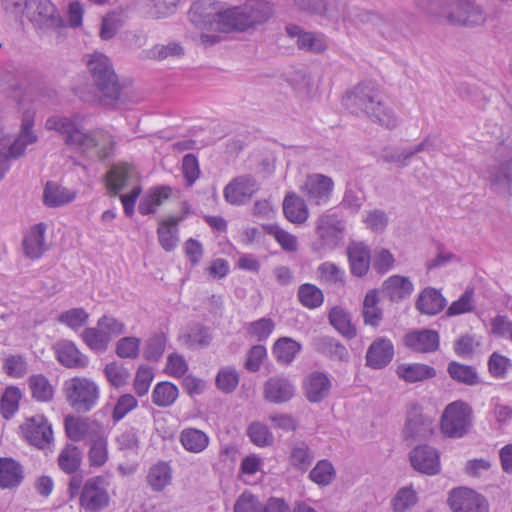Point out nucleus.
Listing matches in <instances>:
<instances>
[{"label":"nucleus","mask_w":512,"mask_h":512,"mask_svg":"<svg viewBox=\"0 0 512 512\" xmlns=\"http://www.w3.org/2000/svg\"><path fill=\"white\" fill-rule=\"evenodd\" d=\"M45 127L57 132L68 147L77 151L98 159L108 158L113 153L114 140L109 133L100 129L85 131L76 118L52 116L46 120Z\"/></svg>","instance_id":"obj_1"},{"label":"nucleus","mask_w":512,"mask_h":512,"mask_svg":"<svg viewBox=\"0 0 512 512\" xmlns=\"http://www.w3.org/2000/svg\"><path fill=\"white\" fill-rule=\"evenodd\" d=\"M344 106L357 116H366L387 129L397 126L393 110L382 100L377 88L371 83H359L343 97Z\"/></svg>","instance_id":"obj_2"},{"label":"nucleus","mask_w":512,"mask_h":512,"mask_svg":"<svg viewBox=\"0 0 512 512\" xmlns=\"http://www.w3.org/2000/svg\"><path fill=\"white\" fill-rule=\"evenodd\" d=\"M273 4L265 0H248L239 6L229 7L216 14V21L224 32L255 29L273 15Z\"/></svg>","instance_id":"obj_3"},{"label":"nucleus","mask_w":512,"mask_h":512,"mask_svg":"<svg viewBox=\"0 0 512 512\" xmlns=\"http://www.w3.org/2000/svg\"><path fill=\"white\" fill-rule=\"evenodd\" d=\"M87 67L94 85L102 96L111 101L117 100L121 86L108 57L102 53H94L90 56Z\"/></svg>","instance_id":"obj_4"},{"label":"nucleus","mask_w":512,"mask_h":512,"mask_svg":"<svg viewBox=\"0 0 512 512\" xmlns=\"http://www.w3.org/2000/svg\"><path fill=\"white\" fill-rule=\"evenodd\" d=\"M63 392L71 408L79 413L91 411L100 397L98 385L86 377H73L65 381Z\"/></svg>","instance_id":"obj_5"},{"label":"nucleus","mask_w":512,"mask_h":512,"mask_svg":"<svg viewBox=\"0 0 512 512\" xmlns=\"http://www.w3.org/2000/svg\"><path fill=\"white\" fill-rule=\"evenodd\" d=\"M490 188L497 194L512 195V144L502 145L497 149V157L486 170Z\"/></svg>","instance_id":"obj_6"},{"label":"nucleus","mask_w":512,"mask_h":512,"mask_svg":"<svg viewBox=\"0 0 512 512\" xmlns=\"http://www.w3.org/2000/svg\"><path fill=\"white\" fill-rule=\"evenodd\" d=\"M472 425V409L464 401L457 400L446 406L440 427L444 435L461 438L468 433Z\"/></svg>","instance_id":"obj_7"},{"label":"nucleus","mask_w":512,"mask_h":512,"mask_svg":"<svg viewBox=\"0 0 512 512\" xmlns=\"http://www.w3.org/2000/svg\"><path fill=\"white\" fill-rule=\"evenodd\" d=\"M344 231V222L338 214L331 211L322 214L316 221L315 232L319 242L314 244V249L336 248L343 239Z\"/></svg>","instance_id":"obj_8"},{"label":"nucleus","mask_w":512,"mask_h":512,"mask_svg":"<svg viewBox=\"0 0 512 512\" xmlns=\"http://www.w3.org/2000/svg\"><path fill=\"white\" fill-rule=\"evenodd\" d=\"M24 14L42 31L63 26V19L50 0H26Z\"/></svg>","instance_id":"obj_9"},{"label":"nucleus","mask_w":512,"mask_h":512,"mask_svg":"<svg viewBox=\"0 0 512 512\" xmlns=\"http://www.w3.org/2000/svg\"><path fill=\"white\" fill-rule=\"evenodd\" d=\"M486 13L471 0H451L447 22L455 26L474 27L484 24Z\"/></svg>","instance_id":"obj_10"},{"label":"nucleus","mask_w":512,"mask_h":512,"mask_svg":"<svg viewBox=\"0 0 512 512\" xmlns=\"http://www.w3.org/2000/svg\"><path fill=\"white\" fill-rule=\"evenodd\" d=\"M109 494L105 487V480L100 477L88 479L80 493V506L88 512H99L109 505Z\"/></svg>","instance_id":"obj_11"},{"label":"nucleus","mask_w":512,"mask_h":512,"mask_svg":"<svg viewBox=\"0 0 512 512\" xmlns=\"http://www.w3.org/2000/svg\"><path fill=\"white\" fill-rule=\"evenodd\" d=\"M413 19V15L404 11L379 14L375 28L384 39L398 41L406 35L409 30V22Z\"/></svg>","instance_id":"obj_12"},{"label":"nucleus","mask_w":512,"mask_h":512,"mask_svg":"<svg viewBox=\"0 0 512 512\" xmlns=\"http://www.w3.org/2000/svg\"><path fill=\"white\" fill-rule=\"evenodd\" d=\"M33 124L34 114L26 111L23 113L20 133L16 138L12 139L9 134L0 131V138L4 139L3 142H7V149L13 159L21 157L27 146L37 141L38 137L33 131Z\"/></svg>","instance_id":"obj_13"},{"label":"nucleus","mask_w":512,"mask_h":512,"mask_svg":"<svg viewBox=\"0 0 512 512\" xmlns=\"http://www.w3.org/2000/svg\"><path fill=\"white\" fill-rule=\"evenodd\" d=\"M448 503L453 512H489L486 498L466 487L453 489L450 492Z\"/></svg>","instance_id":"obj_14"},{"label":"nucleus","mask_w":512,"mask_h":512,"mask_svg":"<svg viewBox=\"0 0 512 512\" xmlns=\"http://www.w3.org/2000/svg\"><path fill=\"white\" fill-rule=\"evenodd\" d=\"M433 434V419L422 413L420 406L412 405L407 412L403 430L406 441L415 442L429 438Z\"/></svg>","instance_id":"obj_15"},{"label":"nucleus","mask_w":512,"mask_h":512,"mask_svg":"<svg viewBox=\"0 0 512 512\" xmlns=\"http://www.w3.org/2000/svg\"><path fill=\"white\" fill-rule=\"evenodd\" d=\"M259 190V184L250 175L234 178L224 188L225 200L232 205H242Z\"/></svg>","instance_id":"obj_16"},{"label":"nucleus","mask_w":512,"mask_h":512,"mask_svg":"<svg viewBox=\"0 0 512 512\" xmlns=\"http://www.w3.org/2000/svg\"><path fill=\"white\" fill-rule=\"evenodd\" d=\"M334 187L333 180L323 174L308 175L301 187L308 200L317 205L326 203Z\"/></svg>","instance_id":"obj_17"},{"label":"nucleus","mask_w":512,"mask_h":512,"mask_svg":"<svg viewBox=\"0 0 512 512\" xmlns=\"http://www.w3.org/2000/svg\"><path fill=\"white\" fill-rule=\"evenodd\" d=\"M412 467L427 475L440 472V458L438 451L429 445L415 447L409 455Z\"/></svg>","instance_id":"obj_18"},{"label":"nucleus","mask_w":512,"mask_h":512,"mask_svg":"<svg viewBox=\"0 0 512 512\" xmlns=\"http://www.w3.org/2000/svg\"><path fill=\"white\" fill-rule=\"evenodd\" d=\"M295 393V387L292 382L285 377L275 376L269 378L263 389L264 398L274 404H281L292 399Z\"/></svg>","instance_id":"obj_19"},{"label":"nucleus","mask_w":512,"mask_h":512,"mask_svg":"<svg viewBox=\"0 0 512 512\" xmlns=\"http://www.w3.org/2000/svg\"><path fill=\"white\" fill-rule=\"evenodd\" d=\"M23 430L26 439L38 448L46 447L53 439L52 428L42 416L28 419Z\"/></svg>","instance_id":"obj_20"},{"label":"nucleus","mask_w":512,"mask_h":512,"mask_svg":"<svg viewBox=\"0 0 512 512\" xmlns=\"http://www.w3.org/2000/svg\"><path fill=\"white\" fill-rule=\"evenodd\" d=\"M394 348L390 340L377 338L366 352V365L372 369H382L393 359Z\"/></svg>","instance_id":"obj_21"},{"label":"nucleus","mask_w":512,"mask_h":512,"mask_svg":"<svg viewBox=\"0 0 512 512\" xmlns=\"http://www.w3.org/2000/svg\"><path fill=\"white\" fill-rule=\"evenodd\" d=\"M347 257L353 276L363 277L368 273L372 260L370 249L365 244L351 243L347 248Z\"/></svg>","instance_id":"obj_22"},{"label":"nucleus","mask_w":512,"mask_h":512,"mask_svg":"<svg viewBox=\"0 0 512 512\" xmlns=\"http://www.w3.org/2000/svg\"><path fill=\"white\" fill-rule=\"evenodd\" d=\"M404 341L415 352L431 353L439 347V334L434 330L423 329L408 333Z\"/></svg>","instance_id":"obj_23"},{"label":"nucleus","mask_w":512,"mask_h":512,"mask_svg":"<svg viewBox=\"0 0 512 512\" xmlns=\"http://www.w3.org/2000/svg\"><path fill=\"white\" fill-rule=\"evenodd\" d=\"M46 225L38 223L30 228L24 236L22 247L24 255L29 259H38L46 250L45 245Z\"/></svg>","instance_id":"obj_24"},{"label":"nucleus","mask_w":512,"mask_h":512,"mask_svg":"<svg viewBox=\"0 0 512 512\" xmlns=\"http://www.w3.org/2000/svg\"><path fill=\"white\" fill-rule=\"evenodd\" d=\"M331 381L322 372H312L304 382L306 398L311 403H319L325 399L330 392Z\"/></svg>","instance_id":"obj_25"},{"label":"nucleus","mask_w":512,"mask_h":512,"mask_svg":"<svg viewBox=\"0 0 512 512\" xmlns=\"http://www.w3.org/2000/svg\"><path fill=\"white\" fill-rule=\"evenodd\" d=\"M314 458V452L305 441L298 440L290 444L288 461L293 469L301 473L306 472Z\"/></svg>","instance_id":"obj_26"},{"label":"nucleus","mask_w":512,"mask_h":512,"mask_svg":"<svg viewBox=\"0 0 512 512\" xmlns=\"http://www.w3.org/2000/svg\"><path fill=\"white\" fill-rule=\"evenodd\" d=\"M446 306V299L435 288L427 287L418 296L416 308L423 314L436 315Z\"/></svg>","instance_id":"obj_27"},{"label":"nucleus","mask_w":512,"mask_h":512,"mask_svg":"<svg viewBox=\"0 0 512 512\" xmlns=\"http://www.w3.org/2000/svg\"><path fill=\"white\" fill-rule=\"evenodd\" d=\"M57 359L68 368H84L88 364V357L82 354L71 341H63L58 344Z\"/></svg>","instance_id":"obj_28"},{"label":"nucleus","mask_w":512,"mask_h":512,"mask_svg":"<svg viewBox=\"0 0 512 512\" xmlns=\"http://www.w3.org/2000/svg\"><path fill=\"white\" fill-rule=\"evenodd\" d=\"M315 349L334 361L347 362L349 353L347 348L333 337L322 336L314 340Z\"/></svg>","instance_id":"obj_29"},{"label":"nucleus","mask_w":512,"mask_h":512,"mask_svg":"<svg viewBox=\"0 0 512 512\" xmlns=\"http://www.w3.org/2000/svg\"><path fill=\"white\" fill-rule=\"evenodd\" d=\"M283 212L287 220L295 224L304 223L309 216L305 201L293 192L285 196Z\"/></svg>","instance_id":"obj_30"},{"label":"nucleus","mask_w":512,"mask_h":512,"mask_svg":"<svg viewBox=\"0 0 512 512\" xmlns=\"http://www.w3.org/2000/svg\"><path fill=\"white\" fill-rule=\"evenodd\" d=\"M396 374L400 379L408 383H415L431 379L436 376V371L433 367L421 364H400L396 369Z\"/></svg>","instance_id":"obj_31"},{"label":"nucleus","mask_w":512,"mask_h":512,"mask_svg":"<svg viewBox=\"0 0 512 512\" xmlns=\"http://www.w3.org/2000/svg\"><path fill=\"white\" fill-rule=\"evenodd\" d=\"M413 289V284L409 278L400 275L389 277L383 284V291L394 302H399L409 297Z\"/></svg>","instance_id":"obj_32"},{"label":"nucleus","mask_w":512,"mask_h":512,"mask_svg":"<svg viewBox=\"0 0 512 512\" xmlns=\"http://www.w3.org/2000/svg\"><path fill=\"white\" fill-rule=\"evenodd\" d=\"M22 480V466L12 458H0V487L13 488Z\"/></svg>","instance_id":"obj_33"},{"label":"nucleus","mask_w":512,"mask_h":512,"mask_svg":"<svg viewBox=\"0 0 512 512\" xmlns=\"http://www.w3.org/2000/svg\"><path fill=\"white\" fill-rule=\"evenodd\" d=\"M181 218L171 217L168 220H162L157 229L158 240L161 247L167 251H173L178 245V224Z\"/></svg>","instance_id":"obj_34"},{"label":"nucleus","mask_w":512,"mask_h":512,"mask_svg":"<svg viewBox=\"0 0 512 512\" xmlns=\"http://www.w3.org/2000/svg\"><path fill=\"white\" fill-rule=\"evenodd\" d=\"M75 196L73 191L56 182L48 181L44 188L43 201L48 207H58L72 202Z\"/></svg>","instance_id":"obj_35"},{"label":"nucleus","mask_w":512,"mask_h":512,"mask_svg":"<svg viewBox=\"0 0 512 512\" xmlns=\"http://www.w3.org/2000/svg\"><path fill=\"white\" fill-rule=\"evenodd\" d=\"M302 346L290 337H281L273 345V355L279 363L290 364Z\"/></svg>","instance_id":"obj_36"},{"label":"nucleus","mask_w":512,"mask_h":512,"mask_svg":"<svg viewBox=\"0 0 512 512\" xmlns=\"http://www.w3.org/2000/svg\"><path fill=\"white\" fill-rule=\"evenodd\" d=\"M180 442L187 451L200 453L207 448L209 437L199 429L186 428L180 433Z\"/></svg>","instance_id":"obj_37"},{"label":"nucleus","mask_w":512,"mask_h":512,"mask_svg":"<svg viewBox=\"0 0 512 512\" xmlns=\"http://www.w3.org/2000/svg\"><path fill=\"white\" fill-rule=\"evenodd\" d=\"M90 449L88 459L90 466L101 467L108 459L107 439L101 431L95 432L90 437Z\"/></svg>","instance_id":"obj_38"},{"label":"nucleus","mask_w":512,"mask_h":512,"mask_svg":"<svg viewBox=\"0 0 512 512\" xmlns=\"http://www.w3.org/2000/svg\"><path fill=\"white\" fill-rule=\"evenodd\" d=\"M379 297L376 290H370L364 297L362 316L364 323L372 327H378L382 321V310L378 307Z\"/></svg>","instance_id":"obj_39"},{"label":"nucleus","mask_w":512,"mask_h":512,"mask_svg":"<svg viewBox=\"0 0 512 512\" xmlns=\"http://www.w3.org/2000/svg\"><path fill=\"white\" fill-rule=\"evenodd\" d=\"M66 434L72 441H81L85 437H91L96 430L91 428V423L86 418L68 416L64 421Z\"/></svg>","instance_id":"obj_40"},{"label":"nucleus","mask_w":512,"mask_h":512,"mask_svg":"<svg viewBox=\"0 0 512 512\" xmlns=\"http://www.w3.org/2000/svg\"><path fill=\"white\" fill-rule=\"evenodd\" d=\"M328 318L329 323L344 337L352 339L356 336V328L351 324L349 314L342 308L333 307Z\"/></svg>","instance_id":"obj_41"},{"label":"nucleus","mask_w":512,"mask_h":512,"mask_svg":"<svg viewBox=\"0 0 512 512\" xmlns=\"http://www.w3.org/2000/svg\"><path fill=\"white\" fill-rule=\"evenodd\" d=\"M82 452L72 444H67L58 456V465L67 474L75 473L81 465Z\"/></svg>","instance_id":"obj_42"},{"label":"nucleus","mask_w":512,"mask_h":512,"mask_svg":"<svg viewBox=\"0 0 512 512\" xmlns=\"http://www.w3.org/2000/svg\"><path fill=\"white\" fill-rule=\"evenodd\" d=\"M180 339L187 347L196 349L208 346L212 336L207 327L201 324H194L189 327V331L182 335Z\"/></svg>","instance_id":"obj_43"},{"label":"nucleus","mask_w":512,"mask_h":512,"mask_svg":"<svg viewBox=\"0 0 512 512\" xmlns=\"http://www.w3.org/2000/svg\"><path fill=\"white\" fill-rule=\"evenodd\" d=\"M179 390L171 382H160L152 391V402L158 407H169L178 398Z\"/></svg>","instance_id":"obj_44"},{"label":"nucleus","mask_w":512,"mask_h":512,"mask_svg":"<svg viewBox=\"0 0 512 512\" xmlns=\"http://www.w3.org/2000/svg\"><path fill=\"white\" fill-rule=\"evenodd\" d=\"M450 377L462 384L473 386L479 383V378L474 367L452 361L447 367Z\"/></svg>","instance_id":"obj_45"},{"label":"nucleus","mask_w":512,"mask_h":512,"mask_svg":"<svg viewBox=\"0 0 512 512\" xmlns=\"http://www.w3.org/2000/svg\"><path fill=\"white\" fill-rule=\"evenodd\" d=\"M318 16L337 21L342 19L346 23V13L351 8L347 0H323Z\"/></svg>","instance_id":"obj_46"},{"label":"nucleus","mask_w":512,"mask_h":512,"mask_svg":"<svg viewBox=\"0 0 512 512\" xmlns=\"http://www.w3.org/2000/svg\"><path fill=\"white\" fill-rule=\"evenodd\" d=\"M299 302L306 308L315 309L324 301L322 290L314 284L304 283L299 286L297 293Z\"/></svg>","instance_id":"obj_47"},{"label":"nucleus","mask_w":512,"mask_h":512,"mask_svg":"<svg viewBox=\"0 0 512 512\" xmlns=\"http://www.w3.org/2000/svg\"><path fill=\"white\" fill-rule=\"evenodd\" d=\"M171 469L165 462H159L149 470L147 480L154 491H162L171 482Z\"/></svg>","instance_id":"obj_48"},{"label":"nucleus","mask_w":512,"mask_h":512,"mask_svg":"<svg viewBox=\"0 0 512 512\" xmlns=\"http://www.w3.org/2000/svg\"><path fill=\"white\" fill-rule=\"evenodd\" d=\"M32 397L37 401L48 402L53 398L54 389L42 374L32 375L28 379Z\"/></svg>","instance_id":"obj_49"},{"label":"nucleus","mask_w":512,"mask_h":512,"mask_svg":"<svg viewBox=\"0 0 512 512\" xmlns=\"http://www.w3.org/2000/svg\"><path fill=\"white\" fill-rule=\"evenodd\" d=\"M416 8L429 17L444 18L447 21V13L450 10L451 0H415Z\"/></svg>","instance_id":"obj_50"},{"label":"nucleus","mask_w":512,"mask_h":512,"mask_svg":"<svg viewBox=\"0 0 512 512\" xmlns=\"http://www.w3.org/2000/svg\"><path fill=\"white\" fill-rule=\"evenodd\" d=\"M317 272L321 282L333 286H344L345 272L332 262H323L319 265Z\"/></svg>","instance_id":"obj_51"},{"label":"nucleus","mask_w":512,"mask_h":512,"mask_svg":"<svg viewBox=\"0 0 512 512\" xmlns=\"http://www.w3.org/2000/svg\"><path fill=\"white\" fill-rule=\"evenodd\" d=\"M378 19L379 13L363 9L355 5H351V8L346 13V23H349L357 28L367 24L375 27Z\"/></svg>","instance_id":"obj_52"},{"label":"nucleus","mask_w":512,"mask_h":512,"mask_svg":"<svg viewBox=\"0 0 512 512\" xmlns=\"http://www.w3.org/2000/svg\"><path fill=\"white\" fill-rule=\"evenodd\" d=\"M84 343L91 349L97 352H104L107 350L110 343L109 337L104 333L102 328H86L81 335Z\"/></svg>","instance_id":"obj_53"},{"label":"nucleus","mask_w":512,"mask_h":512,"mask_svg":"<svg viewBox=\"0 0 512 512\" xmlns=\"http://www.w3.org/2000/svg\"><path fill=\"white\" fill-rule=\"evenodd\" d=\"M336 472L332 463L326 459L317 462L310 471L309 478L320 486L329 485L335 478Z\"/></svg>","instance_id":"obj_54"},{"label":"nucleus","mask_w":512,"mask_h":512,"mask_svg":"<svg viewBox=\"0 0 512 512\" xmlns=\"http://www.w3.org/2000/svg\"><path fill=\"white\" fill-rule=\"evenodd\" d=\"M297 47L311 53H321L327 49V42L322 34L305 32L296 41Z\"/></svg>","instance_id":"obj_55"},{"label":"nucleus","mask_w":512,"mask_h":512,"mask_svg":"<svg viewBox=\"0 0 512 512\" xmlns=\"http://www.w3.org/2000/svg\"><path fill=\"white\" fill-rule=\"evenodd\" d=\"M22 397L21 391L15 386L5 389L1 397V413L5 419H10L19 408V401Z\"/></svg>","instance_id":"obj_56"},{"label":"nucleus","mask_w":512,"mask_h":512,"mask_svg":"<svg viewBox=\"0 0 512 512\" xmlns=\"http://www.w3.org/2000/svg\"><path fill=\"white\" fill-rule=\"evenodd\" d=\"M141 340L129 336L119 339L116 343L115 353L120 358L136 359L139 356Z\"/></svg>","instance_id":"obj_57"},{"label":"nucleus","mask_w":512,"mask_h":512,"mask_svg":"<svg viewBox=\"0 0 512 512\" xmlns=\"http://www.w3.org/2000/svg\"><path fill=\"white\" fill-rule=\"evenodd\" d=\"M104 373L109 383L117 388L127 384L130 378L129 370L117 362L108 363Z\"/></svg>","instance_id":"obj_58"},{"label":"nucleus","mask_w":512,"mask_h":512,"mask_svg":"<svg viewBox=\"0 0 512 512\" xmlns=\"http://www.w3.org/2000/svg\"><path fill=\"white\" fill-rule=\"evenodd\" d=\"M275 323L271 318H261L249 323L247 333L257 341H265L273 332Z\"/></svg>","instance_id":"obj_59"},{"label":"nucleus","mask_w":512,"mask_h":512,"mask_svg":"<svg viewBox=\"0 0 512 512\" xmlns=\"http://www.w3.org/2000/svg\"><path fill=\"white\" fill-rule=\"evenodd\" d=\"M89 318V314L83 308H73L62 312L58 316V321L73 330H78L84 326Z\"/></svg>","instance_id":"obj_60"},{"label":"nucleus","mask_w":512,"mask_h":512,"mask_svg":"<svg viewBox=\"0 0 512 512\" xmlns=\"http://www.w3.org/2000/svg\"><path fill=\"white\" fill-rule=\"evenodd\" d=\"M412 152L408 148L385 147L380 155L381 160L386 163H393L399 167H405L409 164Z\"/></svg>","instance_id":"obj_61"},{"label":"nucleus","mask_w":512,"mask_h":512,"mask_svg":"<svg viewBox=\"0 0 512 512\" xmlns=\"http://www.w3.org/2000/svg\"><path fill=\"white\" fill-rule=\"evenodd\" d=\"M239 383V375L232 367L222 368L216 377L217 387L224 393L233 392Z\"/></svg>","instance_id":"obj_62"},{"label":"nucleus","mask_w":512,"mask_h":512,"mask_svg":"<svg viewBox=\"0 0 512 512\" xmlns=\"http://www.w3.org/2000/svg\"><path fill=\"white\" fill-rule=\"evenodd\" d=\"M267 232L275 238L283 250L294 252L298 249L297 238L278 225L269 226Z\"/></svg>","instance_id":"obj_63"},{"label":"nucleus","mask_w":512,"mask_h":512,"mask_svg":"<svg viewBox=\"0 0 512 512\" xmlns=\"http://www.w3.org/2000/svg\"><path fill=\"white\" fill-rule=\"evenodd\" d=\"M233 512H263V505L258 498L244 491L235 501Z\"/></svg>","instance_id":"obj_64"}]
</instances>
